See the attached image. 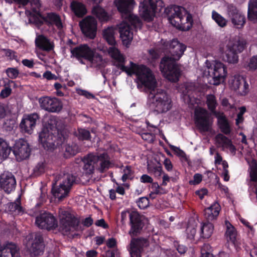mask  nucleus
Here are the masks:
<instances>
[{
  "label": "nucleus",
  "instance_id": "1",
  "mask_svg": "<svg viewBox=\"0 0 257 257\" xmlns=\"http://www.w3.org/2000/svg\"><path fill=\"white\" fill-rule=\"evenodd\" d=\"M186 47L177 39L163 41L162 39V73L172 82H177L181 76V70L177 61L183 55Z\"/></svg>",
  "mask_w": 257,
  "mask_h": 257
},
{
  "label": "nucleus",
  "instance_id": "2",
  "mask_svg": "<svg viewBox=\"0 0 257 257\" xmlns=\"http://www.w3.org/2000/svg\"><path fill=\"white\" fill-rule=\"evenodd\" d=\"M48 127L39 133V140L47 150L59 147L67 141L68 134L63 124L55 116H51L47 121Z\"/></svg>",
  "mask_w": 257,
  "mask_h": 257
},
{
  "label": "nucleus",
  "instance_id": "3",
  "mask_svg": "<svg viewBox=\"0 0 257 257\" xmlns=\"http://www.w3.org/2000/svg\"><path fill=\"white\" fill-rule=\"evenodd\" d=\"M124 62H117L115 66L127 75L132 76L136 74L137 82L146 88L153 89L156 86V79L151 70L144 65H139L132 61L130 62V66L127 67Z\"/></svg>",
  "mask_w": 257,
  "mask_h": 257
},
{
  "label": "nucleus",
  "instance_id": "4",
  "mask_svg": "<svg viewBox=\"0 0 257 257\" xmlns=\"http://www.w3.org/2000/svg\"><path fill=\"white\" fill-rule=\"evenodd\" d=\"M164 15L174 27L182 31H188L193 24L192 15L183 7L171 6L165 9Z\"/></svg>",
  "mask_w": 257,
  "mask_h": 257
},
{
  "label": "nucleus",
  "instance_id": "5",
  "mask_svg": "<svg viewBox=\"0 0 257 257\" xmlns=\"http://www.w3.org/2000/svg\"><path fill=\"white\" fill-rule=\"evenodd\" d=\"M84 164L83 167L84 173L87 175L94 173L95 165L96 169L103 173L111 167L110 158L107 153H89L82 159Z\"/></svg>",
  "mask_w": 257,
  "mask_h": 257
},
{
  "label": "nucleus",
  "instance_id": "6",
  "mask_svg": "<svg viewBox=\"0 0 257 257\" xmlns=\"http://www.w3.org/2000/svg\"><path fill=\"white\" fill-rule=\"evenodd\" d=\"M125 19V22L119 25V33L123 45L128 47L133 39L132 28L135 31L141 29L143 23L140 18L135 15H130Z\"/></svg>",
  "mask_w": 257,
  "mask_h": 257
},
{
  "label": "nucleus",
  "instance_id": "7",
  "mask_svg": "<svg viewBox=\"0 0 257 257\" xmlns=\"http://www.w3.org/2000/svg\"><path fill=\"white\" fill-rule=\"evenodd\" d=\"M194 121L197 129L201 134L212 132L213 118L205 108L201 107L195 108Z\"/></svg>",
  "mask_w": 257,
  "mask_h": 257
},
{
  "label": "nucleus",
  "instance_id": "8",
  "mask_svg": "<svg viewBox=\"0 0 257 257\" xmlns=\"http://www.w3.org/2000/svg\"><path fill=\"white\" fill-rule=\"evenodd\" d=\"M246 41L241 38L230 39L224 50V61L229 63H236L238 61V54L243 51L245 48Z\"/></svg>",
  "mask_w": 257,
  "mask_h": 257
},
{
  "label": "nucleus",
  "instance_id": "9",
  "mask_svg": "<svg viewBox=\"0 0 257 257\" xmlns=\"http://www.w3.org/2000/svg\"><path fill=\"white\" fill-rule=\"evenodd\" d=\"M80 220L68 211H62L60 219L59 229L64 235H68L73 229L75 231L83 230L80 226Z\"/></svg>",
  "mask_w": 257,
  "mask_h": 257
},
{
  "label": "nucleus",
  "instance_id": "10",
  "mask_svg": "<svg viewBox=\"0 0 257 257\" xmlns=\"http://www.w3.org/2000/svg\"><path fill=\"white\" fill-rule=\"evenodd\" d=\"M76 177L75 175L68 174L66 175L60 185L56 187H53L51 192L55 198L59 201H62L68 196L70 189L75 182Z\"/></svg>",
  "mask_w": 257,
  "mask_h": 257
},
{
  "label": "nucleus",
  "instance_id": "11",
  "mask_svg": "<svg viewBox=\"0 0 257 257\" xmlns=\"http://www.w3.org/2000/svg\"><path fill=\"white\" fill-rule=\"evenodd\" d=\"M204 74L212 78L211 84L217 85L224 81L227 74V70L223 63L215 61L213 65L207 66V69L204 71Z\"/></svg>",
  "mask_w": 257,
  "mask_h": 257
},
{
  "label": "nucleus",
  "instance_id": "12",
  "mask_svg": "<svg viewBox=\"0 0 257 257\" xmlns=\"http://www.w3.org/2000/svg\"><path fill=\"white\" fill-rule=\"evenodd\" d=\"M72 55L76 58L79 62L84 64L82 59L87 60L90 63H93L95 56V51L91 48L87 44H80L71 50Z\"/></svg>",
  "mask_w": 257,
  "mask_h": 257
},
{
  "label": "nucleus",
  "instance_id": "13",
  "mask_svg": "<svg viewBox=\"0 0 257 257\" xmlns=\"http://www.w3.org/2000/svg\"><path fill=\"white\" fill-rule=\"evenodd\" d=\"M35 223L41 229L51 230L58 227L57 218L51 213L44 212L36 218Z\"/></svg>",
  "mask_w": 257,
  "mask_h": 257
},
{
  "label": "nucleus",
  "instance_id": "14",
  "mask_svg": "<svg viewBox=\"0 0 257 257\" xmlns=\"http://www.w3.org/2000/svg\"><path fill=\"white\" fill-rule=\"evenodd\" d=\"M158 0H144L140 3L139 13L144 21H152L155 16Z\"/></svg>",
  "mask_w": 257,
  "mask_h": 257
},
{
  "label": "nucleus",
  "instance_id": "15",
  "mask_svg": "<svg viewBox=\"0 0 257 257\" xmlns=\"http://www.w3.org/2000/svg\"><path fill=\"white\" fill-rule=\"evenodd\" d=\"M39 103L41 108L49 112H59L63 108L62 102L55 97L45 96L40 98Z\"/></svg>",
  "mask_w": 257,
  "mask_h": 257
},
{
  "label": "nucleus",
  "instance_id": "16",
  "mask_svg": "<svg viewBox=\"0 0 257 257\" xmlns=\"http://www.w3.org/2000/svg\"><path fill=\"white\" fill-rule=\"evenodd\" d=\"M13 151L17 160L20 162L29 157L31 149L28 143L21 139L15 142Z\"/></svg>",
  "mask_w": 257,
  "mask_h": 257
},
{
  "label": "nucleus",
  "instance_id": "17",
  "mask_svg": "<svg viewBox=\"0 0 257 257\" xmlns=\"http://www.w3.org/2000/svg\"><path fill=\"white\" fill-rule=\"evenodd\" d=\"M79 26L84 35L89 39H94L96 35L97 21L92 17H86L79 23Z\"/></svg>",
  "mask_w": 257,
  "mask_h": 257
},
{
  "label": "nucleus",
  "instance_id": "18",
  "mask_svg": "<svg viewBox=\"0 0 257 257\" xmlns=\"http://www.w3.org/2000/svg\"><path fill=\"white\" fill-rule=\"evenodd\" d=\"M227 15L237 29L242 28L246 22L245 17L233 5L227 6Z\"/></svg>",
  "mask_w": 257,
  "mask_h": 257
},
{
  "label": "nucleus",
  "instance_id": "19",
  "mask_svg": "<svg viewBox=\"0 0 257 257\" xmlns=\"http://www.w3.org/2000/svg\"><path fill=\"white\" fill-rule=\"evenodd\" d=\"M147 238L144 237L133 238L130 243L129 250L131 257H141V253L144 247L149 245Z\"/></svg>",
  "mask_w": 257,
  "mask_h": 257
},
{
  "label": "nucleus",
  "instance_id": "20",
  "mask_svg": "<svg viewBox=\"0 0 257 257\" xmlns=\"http://www.w3.org/2000/svg\"><path fill=\"white\" fill-rule=\"evenodd\" d=\"M39 118V115L36 113L25 115L20 124L21 132L23 133L31 134Z\"/></svg>",
  "mask_w": 257,
  "mask_h": 257
},
{
  "label": "nucleus",
  "instance_id": "21",
  "mask_svg": "<svg viewBox=\"0 0 257 257\" xmlns=\"http://www.w3.org/2000/svg\"><path fill=\"white\" fill-rule=\"evenodd\" d=\"M16 180L14 175L11 172H6L0 175V187L7 193L15 189Z\"/></svg>",
  "mask_w": 257,
  "mask_h": 257
},
{
  "label": "nucleus",
  "instance_id": "22",
  "mask_svg": "<svg viewBox=\"0 0 257 257\" xmlns=\"http://www.w3.org/2000/svg\"><path fill=\"white\" fill-rule=\"evenodd\" d=\"M231 88L241 95H245L248 90V84L243 78L240 75L232 76L229 82Z\"/></svg>",
  "mask_w": 257,
  "mask_h": 257
},
{
  "label": "nucleus",
  "instance_id": "23",
  "mask_svg": "<svg viewBox=\"0 0 257 257\" xmlns=\"http://www.w3.org/2000/svg\"><path fill=\"white\" fill-rule=\"evenodd\" d=\"M129 217L131 226L130 234L131 236H137L144 226L142 216L138 212L134 211L130 214Z\"/></svg>",
  "mask_w": 257,
  "mask_h": 257
},
{
  "label": "nucleus",
  "instance_id": "24",
  "mask_svg": "<svg viewBox=\"0 0 257 257\" xmlns=\"http://www.w3.org/2000/svg\"><path fill=\"white\" fill-rule=\"evenodd\" d=\"M157 82H156V85ZM156 86L153 89H148L151 90L149 95V98L147 101L148 105L150 109L155 114H158L161 111V94L159 93L155 94V89Z\"/></svg>",
  "mask_w": 257,
  "mask_h": 257
},
{
  "label": "nucleus",
  "instance_id": "25",
  "mask_svg": "<svg viewBox=\"0 0 257 257\" xmlns=\"http://www.w3.org/2000/svg\"><path fill=\"white\" fill-rule=\"evenodd\" d=\"M44 247L42 234L40 233H36L30 248L31 253L35 256L39 255L43 253Z\"/></svg>",
  "mask_w": 257,
  "mask_h": 257
},
{
  "label": "nucleus",
  "instance_id": "26",
  "mask_svg": "<svg viewBox=\"0 0 257 257\" xmlns=\"http://www.w3.org/2000/svg\"><path fill=\"white\" fill-rule=\"evenodd\" d=\"M43 19L45 21V24L50 28L55 26L58 30H61L63 28L61 17L56 13H47Z\"/></svg>",
  "mask_w": 257,
  "mask_h": 257
},
{
  "label": "nucleus",
  "instance_id": "27",
  "mask_svg": "<svg viewBox=\"0 0 257 257\" xmlns=\"http://www.w3.org/2000/svg\"><path fill=\"white\" fill-rule=\"evenodd\" d=\"M114 3L118 12L121 14L127 15V17L133 15L131 12L135 4L134 0H115Z\"/></svg>",
  "mask_w": 257,
  "mask_h": 257
},
{
  "label": "nucleus",
  "instance_id": "28",
  "mask_svg": "<svg viewBox=\"0 0 257 257\" xmlns=\"http://www.w3.org/2000/svg\"><path fill=\"white\" fill-rule=\"evenodd\" d=\"M19 251L16 244L9 242L0 250V257H19Z\"/></svg>",
  "mask_w": 257,
  "mask_h": 257
},
{
  "label": "nucleus",
  "instance_id": "29",
  "mask_svg": "<svg viewBox=\"0 0 257 257\" xmlns=\"http://www.w3.org/2000/svg\"><path fill=\"white\" fill-rule=\"evenodd\" d=\"M35 44L40 49L47 52L53 50L54 45L44 35H40L37 37Z\"/></svg>",
  "mask_w": 257,
  "mask_h": 257
},
{
  "label": "nucleus",
  "instance_id": "30",
  "mask_svg": "<svg viewBox=\"0 0 257 257\" xmlns=\"http://www.w3.org/2000/svg\"><path fill=\"white\" fill-rule=\"evenodd\" d=\"M220 206L217 202H214L212 205L204 210V216L207 221L210 222L216 219L219 215Z\"/></svg>",
  "mask_w": 257,
  "mask_h": 257
},
{
  "label": "nucleus",
  "instance_id": "31",
  "mask_svg": "<svg viewBox=\"0 0 257 257\" xmlns=\"http://www.w3.org/2000/svg\"><path fill=\"white\" fill-rule=\"evenodd\" d=\"M70 8L71 11L78 18H82L87 13L85 5L75 0L71 2Z\"/></svg>",
  "mask_w": 257,
  "mask_h": 257
},
{
  "label": "nucleus",
  "instance_id": "32",
  "mask_svg": "<svg viewBox=\"0 0 257 257\" xmlns=\"http://www.w3.org/2000/svg\"><path fill=\"white\" fill-rule=\"evenodd\" d=\"M217 118L219 127L223 134L228 135L230 133V128L225 115L223 112L215 113V116Z\"/></svg>",
  "mask_w": 257,
  "mask_h": 257
},
{
  "label": "nucleus",
  "instance_id": "33",
  "mask_svg": "<svg viewBox=\"0 0 257 257\" xmlns=\"http://www.w3.org/2000/svg\"><path fill=\"white\" fill-rule=\"evenodd\" d=\"M247 17L249 21H257V0H250L248 3Z\"/></svg>",
  "mask_w": 257,
  "mask_h": 257
},
{
  "label": "nucleus",
  "instance_id": "34",
  "mask_svg": "<svg viewBox=\"0 0 257 257\" xmlns=\"http://www.w3.org/2000/svg\"><path fill=\"white\" fill-rule=\"evenodd\" d=\"M12 149L8 143L0 138V160H5L9 156Z\"/></svg>",
  "mask_w": 257,
  "mask_h": 257
},
{
  "label": "nucleus",
  "instance_id": "35",
  "mask_svg": "<svg viewBox=\"0 0 257 257\" xmlns=\"http://www.w3.org/2000/svg\"><path fill=\"white\" fill-rule=\"evenodd\" d=\"M115 30L112 27H108L103 31V38L107 42L108 44L111 46H115L116 41L114 37Z\"/></svg>",
  "mask_w": 257,
  "mask_h": 257
},
{
  "label": "nucleus",
  "instance_id": "36",
  "mask_svg": "<svg viewBox=\"0 0 257 257\" xmlns=\"http://www.w3.org/2000/svg\"><path fill=\"white\" fill-rule=\"evenodd\" d=\"M225 225L226 228L225 235L227 241H230L234 243L237 235V232L235 228L230 224V223L226 220L225 221Z\"/></svg>",
  "mask_w": 257,
  "mask_h": 257
},
{
  "label": "nucleus",
  "instance_id": "37",
  "mask_svg": "<svg viewBox=\"0 0 257 257\" xmlns=\"http://www.w3.org/2000/svg\"><path fill=\"white\" fill-rule=\"evenodd\" d=\"M206 104L208 109L214 116H215V113H221V112L216 111L217 102L216 97L214 95L209 94L207 95Z\"/></svg>",
  "mask_w": 257,
  "mask_h": 257
},
{
  "label": "nucleus",
  "instance_id": "38",
  "mask_svg": "<svg viewBox=\"0 0 257 257\" xmlns=\"http://www.w3.org/2000/svg\"><path fill=\"white\" fill-rule=\"evenodd\" d=\"M197 223L194 221H189L186 229V234L187 238L190 240L194 239L196 233Z\"/></svg>",
  "mask_w": 257,
  "mask_h": 257
},
{
  "label": "nucleus",
  "instance_id": "39",
  "mask_svg": "<svg viewBox=\"0 0 257 257\" xmlns=\"http://www.w3.org/2000/svg\"><path fill=\"white\" fill-rule=\"evenodd\" d=\"M78 146L73 143L67 144L65 147L64 157L67 159L75 156L78 152Z\"/></svg>",
  "mask_w": 257,
  "mask_h": 257
},
{
  "label": "nucleus",
  "instance_id": "40",
  "mask_svg": "<svg viewBox=\"0 0 257 257\" xmlns=\"http://www.w3.org/2000/svg\"><path fill=\"white\" fill-rule=\"evenodd\" d=\"M108 53L111 57L116 60L117 62H124L125 59L123 56L120 53L118 49L112 46L108 49Z\"/></svg>",
  "mask_w": 257,
  "mask_h": 257
},
{
  "label": "nucleus",
  "instance_id": "41",
  "mask_svg": "<svg viewBox=\"0 0 257 257\" xmlns=\"http://www.w3.org/2000/svg\"><path fill=\"white\" fill-rule=\"evenodd\" d=\"M201 230L202 237L204 238H208L213 233V225L211 223L207 221L203 224Z\"/></svg>",
  "mask_w": 257,
  "mask_h": 257
},
{
  "label": "nucleus",
  "instance_id": "42",
  "mask_svg": "<svg viewBox=\"0 0 257 257\" xmlns=\"http://www.w3.org/2000/svg\"><path fill=\"white\" fill-rule=\"evenodd\" d=\"M162 112H166L172 107L171 100L168 95L162 90Z\"/></svg>",
  "mask_w": 257,
  "mask_h": 257
},
{
  "label": "nucleus",
  "instance_id": "43",
  "mask_svg": "<svg viewBox=\"0 0 257 257\" xmlns=\"http://www.w3.org/2000/svg\"><path fill=\"white\" fill-rule=\"evenodd\" d=\"M32 13H34L33 17L36 25L41 27L44 24H45V21L43 19V18H45V16L41 14L40 10L32 9Z\"/></svg>",
  "mask_w": 257,
  "mask_h": 257
},
{
  "label": "nucleus",
  "instance_id": "44",
  "mask_svg": "<svg viewBox=\"0 0 257 257\" xmlns=\"http://www.w3.org/2000/svg\"><path fill=\"white\" fill-rule=\"evenodd\" d=\"M9 209L11 212H17L20 213L23 212V207L21 206V197L19 196L14 202H11L9 204Z\"/></svg>",
  "mask_w": 257,
  "mask_h": 257
},
{
  "label": "nucleus",
  "instance_id": "45",
  "mask_svg": "<svg viewBox=\"0 0 257 257\" xmlns=\"http://www.w3.org/2000/svg\"><path fill=\"white\" fill-rule=\"evenodd\" d=\"M76 136L79 140L81 141H88L91 139L90 132L85 128H78L77 131L76 132Z\"/></svg>",
  "mask_w": 257,
  "mask_h": 257
},
{
  "label": "nucleus",
  "instance_id": "46",
  "mask_svg": "<svg viewBox=\"0 0 257 257\" xmlns=\"http://www.w3.org/2000/svg\"><path fill=\"white\" fill-rule=\"evenodd\" d=\"M123 174L121 177V180L123 182H125L127 180H133L134 178V172L132 170L131 166H126L123 170Z\"/></svg>",
  "mask_w": 257,
  "mask_h": 257
},
{
  "label": "nucleus",
  "instance_id": "47",
  "mask_svg": "<svg viewBox=\"0 0 257 257\" xmlns=\"http://www.w3.org/2000/svg\"><path fill=\"white\" fill-rule=\"evenodd\" d=\"M216 143L222 147L226 148L231 140L221 134L217 135L215 137Z\"/></svg>",
  "mask_w": 257,
  "mask_h": 257
},
{
  "label": "nucleus",
  "instance_id": "48",
  "mask_svg": "<svg viewBox=\"0 0 257 257\" xmlns=\"http://www.w3.org/2000/svg\"><path fill=\"white\" fill-rule=\"evenodd\" d=\"M12 83L15 84V82L14 81L8 79V82L5 84L6 87L1 91L0 93V96L2 98H5L8 97L11 95L12 93V89L10 87V84Z\"/></svg>",
  "mask_w": 257,
  "mask_h": 257
},
{
  "label": "nucleus",
  "instance_id": "49",
  "mask_svg": "<svg viewBox=\"0 0 257 257\" xmlns=\"http://www.w3.org/2000/svg\"><path fill=\"white\" fill-rule=\"evenodd\" d=\"M212 17L213 19L220 27H224L226 25L227 20L217 12L213 11Z\"/></svg>",
  "mask_w": 257,
  "mask_h": 257
},
{
  "label": "nucleus",
  "instance_id": "50",
  "mask_svg": "<svg viewBox=\"0 0 257 257\" xmlns=\"http://www.w3.org/2000/svg\"><path fill=\"white\" fill-rule=\"evenodd\" d=\"M92 12L98 19L101 20H105L107 16V14L104 10L98 6L94 7L92 10Z\"/></svg>",
  "mask_w": 257,
  "mask_h": 257
},
{
  "label": "nucleus",
  "instance_id": "51",
  "mask_svg": "<svg viewBox=\"0 0 257 257\" xmlns=\"http://www.w3.org/2000/svg\"><path fill=\"white\" fill-rule=\"evenodd\" d=\"M6 73L8 77L11 79H15L18 77H21V76H19L20 72L17 68H8L6 70Z\"/></svg>",
  "mask_w": 257,
  "mask_h": 257
},
{
  "label": "nucleus",
  "instance_id": "52",
  "mask_svg": "<svg viewBox=\"0 0 257 257\" xmlns=\"http://www.w3.org/2000/svg\"><path fill=\"white\" fill-rule=\"evenodd\" d=\"M158 165L148 164V169L150 172L153 173L156 177L161 176V164L160 161H157Z\"/></svg>",
  "mask_w": 257,
  "mask_h": 257
},
{
  "label": "nucleus",
  "instance_id": "53",
  "mask_svg": "<svg viewBox=\"0 0 257 257\" xmlns=\"http://www.w3.org/2000/svg\"><path fill=\"white\" fill-rule=\"evenodd\" d=\"M45 166L44 163H38L33 169V176L38 177L45 172Z\"/></svg>",
  "mask_w": 257,
  "mask_h": 257
},
{
  "label": "nucleus",
  "instance_id": "54",
  "mask_svg": "<svg viewBox=\"0 0 257 257\" xmlns=\"http://www.w3.org/2000/svg\"><path fill=\"white\" fill-rule=\"evenodd\" d=\"M170 147L171 149L174 151L175 154L180 158L182 161H188L187 156L183 151L181 150L180 148L172 145H171Z\"/></svg>",
  "mask_w": 257,
  "mask_h": 257
},
{
  "label": "nucleus",
  "instance_id": "55",
  "mask_svg": "<svg viewBox=\"0 0 257 257\" xmlns=\"http://www.w3.org/2000/svg\"><path fill=\"white\" fill-rule=\"evenodd\" d=\"M2 51L5 52V56L8 57L9 60H17L18 56L15 51L10 49H2Z\"/></svg>",
  "mask_w": 257,
  "mask_h": 257
},
{
  "label": "nucleus",
  "instance_id": "56",
  "mask_svg": "<svg viewBox=\"0 0 257 257\" xmlns=\"http://www.w3.org/2000/svg\"><path fill=\"white\" fill-rule=\"evenodd\" d=\"M137 205L140 209H145L149 204V200L147 197H141L137 201Z\"/></svg>",
  "mask_w": 257,
  "mask_h": 257
},
{
  "label": "nucleus",
  "instance_id": "57",
  "mask_svg": "<svg viewBox=\"0 0 257 257\" xmlns=\"http://www.w3.org/2000/svg\"><path fill=\"white\" fill-rule=\"evenodd\" d=\"M250 177L251 181L257 182V164L255 163L251 165Z\"/></svg>",
  "mask_w": 257,
  "mask_h": 257
},
{
  "label": "nucleus",
  "instance_id": "58",
  "mask_svg": "<svg viewBox=\"0 0 257 257\" xmlns=\"http://www.w3.org/2000/svg\"><path fill=\"white\" fill-rule=\"evenodd\" d=\"M239 112L237 114V118H236V125H238L239 123L243 122V115L246 111V108L244 106H241L239 108Z\"/></svg>",
  "mask_w": 257,
  "mask_h": 257
},
{
  "label": "nucleus",
  "instance_id": "59",
  "mask_svg": "<svg viewBox=\"0 0 257 257\" xmlns=\"http://www.w3.org/2000/svg\"><path fill=\"white\" fill-rule=\"evenodd\" d=\"M6 3L9 4H15L23 6H27L30 2V0H4Z\"/></svg>",
  "mask_w": 257,
  "mask_h": 257
},
{
  "label": "nucleus",
  "instance_id": "60",
  "mask_svg": "<svg viewBox=\"0 0 257 257\" xmlns=\"http://www.w3.org/2000/svg\"><path fill=\"white\" fill-rule=\"evenodd\" d=\"M221 105L226 110H229L234 108V105L231 104L229 102L228 99L226 98H224L222 99L221 102Z\"/></svg>",
  "mask_w": 257,
  "mask_h": 257
},
{
  "label": "nucleus",
  "instance_id": "61",
  "mask_svg": "<svg viewBox=\"0 0 257 257\" xmlns=\"http://www.w3.org/2000/svg\"><path fill=\"white\" fill-rule=\"evenodd\" d=\"M257 59H256L255 56H253L250 58L249 62L248 64V67L249 70H254L257 69Z\"/></svg>",
  "mask_w": 257,
  "mask_h": 257
},
{
  "label": "nucleus",
  "instance_id": "62",
  "mask_svg": "<svg viewBox=\"0 0 257 257\" xmlns=\"http://www.w3.org/2000/svg\"><path fill=\"white\" fill-rule=\"evenodd\" d=\"M211 250V247L209 244L205 243L201 247V255L207 254L208 253H211L210 251Z\"/></svg>",
  "mask_w": 257,
  "mask_h": 257
},
{
  "label": "nucleus",
  "instance_id": "63",
  "mask_svg": "<svg viewBox=\"0 0 257 257\" xmlns=\"http://www.w3.org/2000/svg\"><path fill=\"white\" fill-rule=\"evenodd\" d=\"M142 138L145 140L147 141L149 143H151L154 140V137L153 136L149 133H143L141 135Z\"/></svg>",
  "mask_w": 257,
  "mask_h": 257
},
{
  "label": "nucleus",
  "instance_id": "64",
  "mask_svg": "<svg viewBox=\"0 0 257 257\" xmlns=\"http://www.w3.org/2000/svg\"><path fill=\"white\" fill-rule=\"evenodd\" d=\"M153 179L147 174H143L140 178V181L144 183H152Z\"/></svg>",
  "mask_w": 257,
  "mask_h": 257
}]
</instances>
